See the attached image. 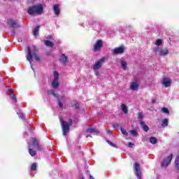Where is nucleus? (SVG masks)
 Masks as SVG:
<instances>
[{"mask_svg": "<svg viewBox=\"0 0 179 179\" xmlns=\"http://www.w3.org/2000/svg\"><path fill=\"white\" fill-rule=\"evenodd\" d=\"M90 179H94V178L92 175H90Z\"/></svg>", "mask_w": 179, "mask_h": 179, "instance_id": "47", "label": "nucleus"}, {"mask_svg": "<svg viewBox=\"0 0 179 179\" xmlns=\"http://www.w3.org/2000/svg\"><path fill=\"white\" fill-rule=\"evenodd\" d=\"M32 48L33 49L31 50V48H30V46H27L26 55L27 61H29L31 68H33V58H35L36 61H41V57L37 54V47L33 46Z\"/></svg>", "mask_w": 179, "mask_h": 179, "instance_id": "1", "label": "nucleus"}, {"mask_svg": "<svg viewBox=\"0 0 179 179\" xmlns=\"http://www.w3.org/2000/svg\"><path fill=\"white\" fill-rule=\"evenodd\" d=\"M20 118H22V120H24V119H25V117H24V114H23V113H21V114L20 115Z\"/></svg>", "mask_w": 179, "mask_h": 179, "instance_id": "40", "label": "nucleus"}, {"mask_svg": "<svg viewBox=\"0 0 179 179\" xmlns=\"http://www.w3.org/2000/svg\"><path fill=\"white\" fill-rule=\"evenodd\" d=\"M140 124H141V127L142 129H143L144 132H148L149 131V127L148 125H146L145 122H141Z\"/></svg>", "mask_w": 179, "mask_h": 179, "instance_id": "15", "label": "nucleus"}, {"mask_svg": "<svg viewBox=\"0 0 179 179\" xmlns=\"http://www.w3.org/2000/svg\"><path fill=\"white\" fill-rule=\"evenodd\" d=\"M154 52L155 54H159L162 55V57H164V55H167L169 54V50L167 49H159V48H154Z\"/></svg>", "mask_w": 179, "mask_h": 179, "instance_id": "8", "label": "nucleus"}, {"mask_svg": "<svg viewBox=\"0 0 179 179\" xmlns=\"http://www.w3.org/2000/svg\"><path fill=\"white\" fill-rule=\"evenodd\" d=\"M113 128H115V129H118V128H120L121 129V128H122V127H121V125H120V124L115 123L113 124Z\"/></svg>", "mask_w": 179, "mask_h": 179, "instance_id": "35", "label": "nucleus"}, {"mask_svg": "<svg viewBox=\"0 0 179 179\" xmlns=\"http://www.w3.org/2000/svg\"><path fill=\"white\" fill-rule=\"evenodd\" d=\"M59 62L62 64V65L66 66V64L69 62V59L65 54H62L59 57Z\"/></svg>", "mask_w": 179, "mask_h": 179, "instance_id": "9", "label": "nucleus"}, {"mask_svg": "<svg viewBox=\"0 0 179 179\" xmlns=\"http://www.w3.org/2000/svg\"><path fill=\"white\" fill-rule=\"evenodd\" d=\"M40 25H37L34 29V36H38V31H40Z\"/></svg>", "mask_w": 179, "mask_h": 179, "instance_id": "21", "label": "nucleus"}, {"mask_svg": "<svg viewBox=\"0 0 179 179\" xmlns=\"http://www.w3.org/2000/svg\"><path fill=\"white\" fill-rule=\"evenodd\" d=\"M29 153L30 155V156H31L32 157H34V156H36V155H37V152H36V150L29 148Z\"/></svg>", "mask_w": 179, "mask_h": 179, "instance_id": "25", "label": "nucleus"}, {"mask_svg": "<svg viewBox=\"0 0 179 179\" xmlns=\"http://www.w3.org/2000/svg\"><path fill=\"white\" fill-rule=\"evenodd\" d=\"M7 23L13 29H15V28L19 29V27H20V25H19V24L16 21H15L13 20H10V19L8 20Z\"/></svg>", "mask_w": 179, "mask_h": 179, "instance_id": "10", "label": "nucleus"}, {"mask_svg": "<svg viewBox=\"0 0 179 179\" xmlns=\"http://www.w3.org/2000/svg\"><path fill=\"white\" fill-rule=\"evenodd\" d=\"M60 124L62 125V129L63 131V135L65 136L66 134H69L70 128L72 127V119H69V122L61 120Z\"/></svg>", "mask_w": 179, "mask_h": 179, "instance_id": "3", "label": "nucleus"}, {"mask_svg": "<svg viewBox=\"0 0 179 179\" xmlns=\"http://www.w3.org/2000/svg\"><path fill=\"white\" fill-rule=\"evenodd\" d=\"M8 95H10V99H12V100H13L15 103H17V98L16 97V95H15V93L13 91L10 92Z\"/></svg>", "mask_w": 179, "mask_h": 179, "instance_id": "16", "label": "nucleus"}, {"mask_svg": "<svg viewBox=\"0 0 179 179\" xmlns=\"http://www.w3.org/2000/svg\"><path fill=\"white\" fill-rule=\"evenodd\" d=\"M108 134H113V131H111V130H108Z\"/></svg>", "mask_w": 179, "mask_h": 179, "instance_id": "45", "label": "nucleus"}, {"mask_svg": "<svg viewBox=\"0 0 179 179\" xmlns=\"http://www.w3.org/2000/svg\"><path fill=\"white\" fill-rule=\"evenodd\" d=\"M138 88H139V84H138V79H136L134 81H133L131 83L130 89L131 90L135 91V90H138Z\"/></svg>", "mask_w": 179, "mask_h": 179, "instance_id": "13", "label": "nucleus"}, {"mask_svg": "<svg viewBox=\"0 0 179 179\" xmlns=\"http://www.w3.org/2000/svg\"><path fill=\"white\" fill-rule=\"evenodd\" d=\"M74 108H75V110L79 109V103H78L76 101L74 102Z\"/></svg>", "mask_w": 179, "mask_h": 179, "instance_id": "37", "label": "nucleus"}, {"mask_svg": "<svg viewBox=\"0 0 179 179\" xmlns=\"http://www.w3.org/2000/svg\"><path fill=\"white\" fill-rule=\"evenodd\" d=\"M11 34L12 36H15V34H16V31L15 29H13L11 31Z\"/></svg>", "mask_w": 179, "mask_h": 179, "instance_id": "42", "label": "nucleus"}, {"mask_svg": "<svg viewBox=\"0 0 179 179\" xmlns=\"http://www.w3.org/2000/svg\"><path fill=\"white\" fill-rule=\"evenodd\" d=\"M171 160H173V153L170 154L166 158L164 159L161 164V167H167L171 164Z\"/></svg>", "mask_w": 179, "mask_h": 179, "instance_id": "5", "label": "nucleus"}, {"mask_svg": "<svg viewBox=\"0 0 179 179\" xmlns=\"http://www.w3.org/2000/svg\"><path fill=\"white\" fill-rule=\"evenodd\" d=\"M43 43L45 44V45H46V47H50L52 48L54 47V43L50 41H43Z\"/></svg>", "mask_w": 179, "mask_h": 179, "instance_id": "19", "label": "nucleus"}, {"mask_svg": "<svg viewBox=\"0 0 179 179\" xmlns=\"http://www.w3.org/2000/svg\"><path fill=\"white\" fill-rule=\"evenodd\" d=\"M44 12V8L43 7V4H38L36 6H32L27 9L28 15L33 16V15H41Z\"/></svg>", "mask_w": 179, "mask_h": 179, "instance_id": "2", "label": "nucleus"}, {"mask_svg": "<svg viewBox=\"0 0 179 179\" xmlns=\"http://www.w3.org/2000/svg\"><path fill=\"white\" fill-rule=\"evenodd\" d=\"M134 143H129L128 146L129 148H134Z\"/></svg>", "mask_w": 179, "mask_h": 179, "instance_id": "41", "label": "nucleus"}, {"mask_svg": "<svg viewBox=\"0 0 179 179\" xmlns=\"http://www.w3.org/2000/svg\"><path fill=\"white\" fill-rule=\"evenodd\" d=\"M107 143H108V145H110V146H112V148H116V149L118 148L117 146V144L113 143V142L110 141H106Z\"/></svg>", "mask_w": 179, "mask_h": 179, "instance_id": "32", "label": "nucleus"}, {"mask_svg": "<svg viewBox=\"0 0 179 179\" xmlns=\"http://www.w3.org/2000/svg\"><path fill=\"white\" fill-rule=\"evenodd\" d=\"M162 43L163 41H162V39H157L155 42V45H162Z\"/></svg>", "mask_w": 179, "mask_h": 179, "instance_id": "33", "label": "nucleus"}, {"mask_svg": "<svg viewBox=\"0 0 179 179\" xmlns=\"http://www.w3.org/2000/svg\"><path fill=\"white\" fill-rule=\"evenodd\" d=\"M106 61V57H102L99 61L95 62V64L93 65V69L94 71H99L101 66H103V64H104Z\"/></svg>", "mask_w": 179, "mask_h": 179, "instance_id": "4", "label": "nucleus"}, {"mask_svg": "<svg viewBox=\"0 0 179 179\" xmlns=\"http://www.w3.org/2000/svg\"><path fill=\"white\" fill-rule=\"evenodd\" d=\"M48 94H52L53 97H58V94L55 93L54 90H50L48 91Z\"/></svg>", "mask_w": 179, "mask_h": 179, "instance_id": "26", "label": "nucleus"}, {"mask_svg": "<svg viewBox=\"0 0 179 179\" xmlns=\"http://www.w3.org/2000/svg\"><path fill=\"white\" fill-rule=\"evenodd\" d=\"M120 131H121L122 134L123 135H124V136H128V132L126 131V130L124 129V128L120 127Z\"/></svg>", "mask_w": 179, "mask_h": 179, "instance_id": "31", "label": "nucleus"}, {"mask_svg": "<svg viewBox=\"0 0 179 179\" xmlns=\"http://www.w3.org/2000/svg\"><path fill=\"white\" fill-rule=\"evenodd\" d=\"M48 38L49 40H52V35H48Z\"/></svg>", "mask_w": 179, "mask_h": 179, "instance_id": "43", "label": "nucleus"}, {"mask_svg": "<svg viewBox=\"0 0 179 179\" xmlns=\"http://www.w3.org/2000/svg\"><path fill=\"white\" fill-rule=\"evenodd\" d=\"M122 110L124 114H128V108H127V106L124 103L122 104Z\"/></svg>", "mask_w": 179, "mask_h": 179, "instance_id": "27", "label": "nucleus"}, {"mask_svg": "<svg viewBox=\"0 0 179 179\" xmlns=\"http://www.w3.org/2000/svg\"><path fill=\"white\" fill-rule=\"evenodd\" d=\"M151 103H152V104H155V103H156V99H152V101H151Z\"/></svg>", "mask_w": 179, "mask_h": 179, "instance_id": "44", "label": "nucleus"}, {"mask_svg": "<svg viewBox=\"0 0 179 179\" xmlns=\"http://www.w3.org/2000/svg\"><path fill=\"white\" fill-rule=\"evenodd\" d=\"M134 173L138 179H142V172L141 171V165L137 162L134 164Z\"/></svg>", "mask_w": 179, "mask_h": 179, "instance_id": "6", "label": "nucleus"}, {"mask_svg": "<svg viewBox=\"0 0 179 179\" xmlns=\"http://www.w3.org/2000/svg\"><path fill=\"white\" fill-rule=\"evenodd\" d=\"M175 167L177 170H179V155L176 156V157Z\"/></svg>", "mask_w": 179, "mask_h": 179, "instance_id": "23", "label": "nucleus"}, {"mask_svg": "<svg viewBox=\"0 0 179 179\" xmlns=\"http://www.w3.org/2000/svg\"><path fill=\"white\" fill-rule=\"evenodd\" d=\"M59 79V74L57 71H54V80H58Z\"/></svg>", "mask_w": 179, "mask_h": 179, "instance_id": "29", "label": "nucleus"}, {"mask_svg": "<svg viewBox=\"0 0 179 179\" xmlns=\"http://www.w3.org/2000/svg\"><path fill=\"white\" fill-rule=\"evenodd\" d=\"M86 138H92V136L90 134H88L86 136Z\"/></svg>", "mask_w": 179, "mask_h": 179, "instance_id": "46", "label": "nucleus"}, {"mask_svg": "<svg viewBox=\"0 0 179 179\" xmlns=\"http://www.w3.org/2000/svg\"><path fill=\"white\" fill-rule=\"evenodd\" d=\"M169 126V119H164L162 120V128H166V127H168Z\"/></svg>", "mask_w": 179, "mask_h": 179, "instance_id": "22", "label": "nucleus"}, {"mask_svg": "<svg viewBox=\"0 0 179 179\" xmlns=\"http://www.w3.org/2000/svg\"><path fill=\"white\" fill-rule=\"evenodd\" d=\"M121 65H122V69H124V70H125V69H127V62H124V61H122L121 62Z\"/></svg>", "mask_w": 179, "mask_h": 179, "instance_id": "34", "label": "nucleus"}, {"mask_svg": "<svg viewBox=\"0 0 179 179\" xmlns=\"http://www.w3.org/2000/svg\"><path fill=\"white\" fill-rule=\"evenodd\" d=\"M162 84L164 85V86H165V87H169L171 86V80H170L169 78H164L163 79Z\"/></svg>", "mask_w": 179, "mask_h": 179, "instance_id": "14", "label": "nucleus"}, {"mask_svg": "<svg viewBox=\"0 0 179 179\" xmlns=\"http://www.w3.org/2000/svg\"><path fill=\"white\" fill-rule=\"evenodd\" d=\"M58 103H59V108H62L64 107V103H62V102H61L60 100H58Z\"/></svg>", "mask_w": 179, "mask_h": 179, "instance_id": "38", "label": "nucleus"}, {"mask_svg": "<svg viewBox=\"0 0 179 179\" xmlns=\"http://www.w3.org/2000/svg\"><path fill=\"white\" fill-rule=\"evenodd\" d=\"M31 170H32V171H36L37 170V165L36 164H33L31 166Z\"/></svg>", "mask_w": 179, "mask_h": 179, "instance_id": "36", "label": "nucleus"}, {"mask_svg": "<svg viewBox=\"0 0 179 179\" xmlns=\"http://www.w3.org/2000/svg\"><path fill=\"white\" fill-rule=\"evenodd\" d=\"M150 143H152V145H156V143H157V138H156V137H150Z\"/></svg>", "mask_w": 179, "mask_h": 179, "instance_id": "24", "label": "nucleus"}, {"mask_svg": "<svg viewBox=\"0 0 179 179\" xmlns=\"http://www.w3.org/2000/svg\"><path fill=\"white\" fill-rule=\"evenodd\" d=\"M53 10L55 11V15H59L60 10H59V6L58 4H55L53 6Z\"/></svg>", "mask_w": 179, "mask_h": 179, "instance_id": "17", "label": "nucleus"}, {"mask_svg": "<svg viewBox=\"0 0 179 179\" xmlns=\"http://www.w3.org/2000/svg\"><path fill=\"white\" fill-rule=\"evenodd\" d=\"M125 51V46L122 45L113 50V54H123Z\"/></svg>", "mask_w": 179, "mask_h": 179, "instance_id": "12", "label": "nucleus"}, {"mask_svg": "<svg viewBox=\"0 0 179 179\" xmlns=\"http://www.w3.org/2000/svg\"><path fill=\"white\" fill-rule=\"evenodd\" d=\"M129 133L131 134V135L133 136H139V134H138V131H136V130H131L129 131Z\"/></svg>", "mask_w": 179, "mask_h": 179, "instance_id": "28", "label": "nucleus"}, {"mask_svg": "<svg viewBox=\"0 0 179 179\" xmlns=\"http://www.w3.org/2000/svg\"><path fill=\"white\" fill-rule=\"evenodd\" d=\"M52 86L55 88V89H58L59 86V83H58V80H53L52 83Z\"/></svg>", "mask_w": 179, "mask_h": 179, "instance_id": "20", "label": "nucleus"}, {"mask_svg": "<svg viewBox=\"0 0 179 179\" xmlns=\"http://www.w3.org/2000/svg\"><path fill=\"white\" fill-rule=\"evenodd\" d=\"M31 140H32L31 146H36L38 150H39V152H41V150H43V148L41 147L40 143L37 141V139L36 138H31Z\"/></svg>", "mask_w": 179, "mask_h": 179, "instance_id": "11", "label": "nucleus"}, {"mask_svg": "<svg viewBox=\"0 0 179 179\" xmlns=\"http://www.w3.org/2000/svg\"><path fill=\"white\" fill-rule=\"evenodd\" d=\"M8 90H12V88L10 87H9Z\"/></svg>", "mask_w": 179, "mask_h": 179, "instance_id": "48", "label": "nucleus"}, {"mask_svg": "<svg viewBox=\"0 0 179 179\" xmlns=\"http://www.w3.org/2000/svg\"><path fill=\"white\" fill-rule=\"evenodd\" d=\"M87 132L90 134H99V130L96 128H88L87 129Z\"/></svg>", "mask_w": 179, "mask_h": 179, "instance_id": "18", "label": "nucleus"}, {"mask_svg": "<svg viewBox=\"0 0 179 179\" xmlns=\"http://www.w3.org/2000/svg\"><path fill=\"white\" fill-rule=\"evenodd\" d=\"M162 113H164V114H170V110H169V108H165V107L162 108Z\"/></svg>", "mask_w": 179, "mask_h": 179, "instance_id": "30", "label": "nucleus"}, {"mask_svg": "<svg viewBox=\"0 0 179 179\" xmlns=\"http://www.w3.org/2000/svg\"><path fill=\"white\" fill-rule=\"evenodd\" d=\"M138 118H139L140 120H142V118H143V114L139 113H138Z\"/></svg>", "mask_w": 179, "mask_h": 179, "instance_id": "39", "label": "nucleus"}, {"mask_svg": "<svg viewBox=\"0 0 179 179\" xmlns=\"http://www.w3.org/2000/svg\"><path fill=\"white\" fill-rule=\"evenodd\" d=\"M102 47H103V41L99 39V40L96 41V42L94 45L93 51H94V52H97L100 51V50H101Z\"/></svg>", "mask_w": 179, "mask_h": 179, "instance_id": "7", "label": "nucleus"}]
</instances>
